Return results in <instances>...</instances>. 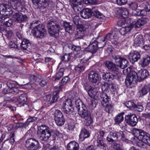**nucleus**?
Returning <instances> with one entry per match:
<instances>
[{
	"instance_id": "obj_6",
	"label": "nucleus",
	"mask_w": 150,
	"mask_h": 150,
	"mask_svg": "<svg viewBox=\"0 0 150 150\" xmlns=\"http://www.w3.org/2000/svg\"><path fill=\"white\" fill-rule=\"evenodd\" d=\"M78 114L81 117L86 121L88 125H90L93 122L90 112L88 111L85 105H83V107H81V110L78 111Z\"/></svg>"
},
{
	"instance_id": "obj_63",
	"label": "nucleus",
	"mask_w": 150,
	"mask_h": 150,
	"mask_svg": "<svg viewBox=\"0 0 150 150\" xmlns=\"http://www.w3.org/2000/svg\"><path fill=\"white\" fill-rule=\"evenodd\" d=\"M10 93H12L13 94H16L18 93L19 92V90L17 89L16 86L13 88L10 89Z\"/></svg>"
},
{
	"instance_id": "obj_49",
	"label": "nucleus",
	"mask_w": 150,
	"mask_h": 150,
	"mask_svg": "<svg viewBox=\"0 0 150 150\" xmlns=\"http://www.w3.org/2000/svg\"><path fill=\"white\" fill-rule=\"evenodd\" d=\"M64 115L62 112L59 110H56L54 112V119L64 117Z\"/></svg>"
},
{
	"instance_id": "obj_19",
	"label": "nucleus",
	"mask_w": 150,
	"mask_h": 150,
	"mask_svg": "<svg viewBox=\"0 0 150 150\" xmlns=\"http://www.w3.org/2000/svg\"><path fill=\"white\" fill-rule=\"evenodd\" d=\"M11 8L9 5L6 4H0V14L2 15L8 13H6L7 12H10L12 13V11H11Z\"/></svg>"
},
{
	"instance_id": "obj_32",
	"label": "nucleus",
	"mask_w": 150,
	"mask_h": 150,
	"mask_svg": "<svg viewBox=\"0 0 150 150\" xmlns=\"http://www.w3.org/2000/svg\"><path fill=\"white\" fill-rule=\"evenodd\" d=\"M132 26L131 24L121 28L119 31L120 34L124 35L129 32L132 29Z\"/></svg>"
},
{
	"instance_id": "obj_3",
	"label": "nucleus",
	"mask_w": 150,
	"mask_h": 150,
	"mask_svg": "<svg viewBox=\"0 0 150 150\" xmlns=\"http://www.w3.org/2000/svg\"><path fill=\"white\" fill-rule=\"evenodd\" d=\"M48 31L50 35L56 38L58 37L60 29L59 24L54 21H50L47 24Z\"/></svg>"
},
{
	"instance_id": "obj_21",
	"label": "nucleus",
	"mask_w": 150,
	"mask_h": 150,
	"mask_svg": "<svg viewBox=\"0 0 150 150\" xmlns=\"http://www.w3.org/2000/svg\"><path fill=\"white\" fill-rule=\"evenodd\" d=\"M89 96L91 98L98 100L100 99V92L96 89L92 87L88 92Z\"/></svg>"
},
{
	"instance_id": "obj_38",
	"label": "nucleus",
	"mask_w": 150,
	"mask_h": 150,
	"mask_svg": "<svg viewBox=\"0 0 150 150\" xmlns=\"http://www.w3.org/2000/svg\"><path fill=\"white\" fill-rule=\"evenodd\" d=\"M63 27L65 31L69 33H70L72 31L73 28V25H71L69 23L64 21L63 22Z\"/></svg>"
},
{
	"instance_id": "obj_43",
	"label": "nucleus",
	"mask_w": 150,
	"mask_h": 150,
	"mask_svg": "<svg viewBox=\"0 0 150 150\" xmlns=\"http://www.w3.org/2000/svg\"><path fill=\"white\" fill-rule=\"evenodd\" d=\"M140 6L145 11V13L150 11V4L148 2H144L141 4Z\"/></svg>"
},
{
	"instance_id": "obj_41",
	"label": "nucleus",
	"mask_w": 150,
	"mask_h": 150,
	"mask_svg": "<svg viewBox=\"0 0 150 150\" xmlns=\"http://www.w3.org/2000/svg\"><path fill=\"white\" fill-rule=\"evenodd\" d=\"M59 90L57 89H55L53 92V96L52 99L50 102V103H55L57 101L58 98V94L59 93Z\"/></svg>"
},
{
	"instance_id": "obj_16",
	"label": "nucleus",
	"mask_w": 150,
	"mask_h": 150,
	"mask_svg": "<svg viewBox=\"0 0 150 150\" xmlns=\"http://www.w3.org/2000/svg\"><path fill=\"white\" fill-rule=\"evenodd\" d=\"M150 63V57L145 55L142 56L140 58L139 64L142 67H145L149 65Z\"/></svg>"
},
{
	"instance_id": "obj_54",
	"label": "nucleus",
	"mask_w": 150,
	"mask_h": 150,
	"mask_svg": "<svg viewBox=\"0 0 150 150\" xmlns=\"http://www.w3.org/2000/svg\"><path fill=\"white\" fill-rule=\"evenodd\" d=\"M135 110L138 112H141L144 109V107L141 105H135L134 107V109Z\"/></svg>"
},
{
	"instance_id": "obj_5",
	"label": "nucleus",
	"mask_w": 150,
	"mask_h": 150,
	"mask_svg": "<svg viewBox=\"0 0 150 150\" xmlns=\"http://www.w3.org/2000/svg\"><path fill=\"white\" fill-rule=\"evenodd\" d=\"M98 37L93 38L90 42L89 45L86 48V50L92 54H94L97 52L98 48L104 47V46H103L102 45H100V43H99V45H98Z\"/></svg>"
},
{
	"instance_id": "obj_36",
	"label": "nucleus",
	"mask_w": 150,
	"mask_h": 150,
	"mask_svg": "<svg viewBox=\"0 0 150 150\" xmlns=\"http://www.w3.org/2000/svg\"><path fill=\"white\" fill-rule=\"evenodd\" d=\"M124 114V112H122L118 114L115 117L114 121L116 124H118L124 120V118L123 115Z\"/></svg>"
},
{
	"instance_id": "obj_51",
	"label": "nucleus",
	"mask_w": 150,
	"mask_h": 150,
	"mask_svg": "<svg viewBox=\"0 0 150 150\" xmlns=\"http://www.w3.org/2000/svg\"><path fill=\"white\" fill-rule=\"evenodd\" d=\"M70 56L69 54H65L64 55L62 56L61 57V60L62 62H61L59 64L58 66L60 67V65L62 64L63 62H66L68 61L70 59Z\"/></svg>"
},
{
	"instance_id": "obj_25",
	"label": "nucleus",
	"mask_w": 150,
	"mask_h": 150,
	"mask_svg": "<svg viewBox=\"0 0 150 150\" xmlns=\"http://www.w3.org/2000/svg\"><path fill=\"white\" fill-rule=\"evenodd\" d=\"M102 79L104 80L107 81L113 80L116 77V76L115 75H114L110 72H103L102 73Z\"/></svg>"
},
{
	"instance_id": "obj_28",
	"label": "nucleus",
	"mask_w": 150,
	"mask_h": 150,
	"mask_svg": "<svg viewBox=\"0 0 150 150\" xmlns=\"http://www.w3.org/2000/svg\"><path fill=\"white\" fill-rule=\"evenodd\" d=\"M88 79L91 82H96L98 79V74L94 71H90L88 74Z\"/></svg>"
},
{
	"instance_id": "obj_7",
	"label": "nucleus",
	"mask_w": 150,
	"mask_h": 150,
	"mask_svg": "<svg viewBox=\"0 0 150 150\" xmlns=\"http://www.w3.org/2000/svg\"><path fill=\"white\" fill-rule=\"evenodd\" d=\"M33 32L34 36L39 38H43L47 34L46 30L44 29L42 25L40 24L34 28Z\"/></svg>"
},
{
	"instance_id": "obj_26",
	"label": "nucleus",
	"mask_w": 150,
	"mask_h": 150,
	"mask_svg": "<svg viewBox=\"0 0 150 150\" xmlns=\"http://www.w3.org/2000/svg\"><path fill=\"white\" fill-rule=\"evenodd\" d=\"M118 138L117 132H111L106 138L108 142L112 143L117 140Z\"/></svg>"
},
{
	"instance_id": "obj_34",
	"label": "nucleus",
	"mask_w": 150,
	"mask_h": 150,
	"mask_svg": "<svg viewBox=\"0 0 150 150\" xmlns=\"http://www.w3.org/2000/svg\"><path fill=\"white\" fill-rule=\"evenodd\" d=\"M149 91L150 88L149 86L148 85L145 86L139 91L140 97H143L146 95Z\"/></svg>"
},
{
	"instance_id": "obj_23",
	"label": "nucleus",
	"mask_w": 150,
	"mask_h": 150,
	"mask_svg": "<svg viewBox=\"0 0 150 150\" xmlns=\"http://www.w3.org/2000/svg\"><path fill=\"white\" fill-rule=\"evenodd\" d=\"M105 64L109 70L110 71H118L116 64H115L112 62L107 61L105 62Z\"/></svg>"
},
{
	"instance_id": "obj_15",
	"label": "nucleus",
	"mask_w": 150,
	"mask_h": 150,
	"mask_svg": "<svg viewBox=\"0 0 150 150\" xmlns=\"http://www.w3.org/2000/svg\"><path fill=\"white\" fill-rule=\"evenodd\" d=\"M11 101L16 102L24 106L27 101V96L25 94H21L19 96L11 98Z\"/></svg>"
},
{
	"instance_id": "obj_50",
	"label": "nucleus",
	"mask_w": 150,
	"mask_h": 150,
	"mask_svg": "<svg viewBox=\"0 0 150 150\" xmlns=\"http://www.w3.org/2000/svg\"><path fill=\"white\" fill-rule=\"evenodd\" d=\"M70 79L68 76H65L62 78L61 81V85L59 86V88H61L62 86L68 83L70 81Z\"/></svg>"
},
{
	"instance_id": "obj_27",
	"label": "nucleus",
	"mask_w": 150,
	"mask_h": 150,
	"mask_svg": "<svg viewBox=\"0 0 150 150\" xmlns=\"http://www.w3.org/2000/svg\"><path fill=\"white\" fill-rule=\"evenodd\" d=\"M91 11L92 16H94L98 18H102L104 17L103 14L99 11L97 7H92Z\"/></svg>"
},
{
	"instance_id": "obj_22",
	"label": "nucleus",
	"mask_w": 150,
	"mask_h": 150,
	"mask_svg": "<svg viewBox=\"0 0 150 150\" xmlns=\"http://www.w3.org/2000/svg\"><path fill=\"white\" fill-rule=\"evenodd\" d=\"M80 15L84 18H88L92 16L91 8H86L81 11Z\"/></svg>"
},
{
	"instance_id": "obj_64",
	"label": "nucleus",
	"mask_w": 150,
	"mask_h": 150,
	"mask_svg": "<svg viewBox=\"0 0 150 150\" xmlns=\"http://www.w3.org/2000/svg\"><path fill=\"white\" fill-rule=\"evenodd\" d=\"M129 6L132 10H135L137 8V5L135 2H132L129 4Z\"/></svg>"
},
{
	"instance_id": "obj_29",
	"label": "nucleus",
	"mask_w": 150,
	"mask_h": 150,
	"mask_svg": "<svg viewBox=\"0 0 150 150\" xmlns=\"http://www.w3.org/2000/svg\"><path fill=\"white\" fill-rule=\"evenodd\" d=\"M103 139L98 138L96 146L97 148L103 150H106V145Z\"/></svg>"
},
{
	"instance_id": "obj_48",
	"label": "nucleus",
	"mask_w": 150,
	"mask_h": 150,
	"mask_svg": "<svg viewBox=\"0 0 150 150\" xmlns=\"http://www.w3.org/2000/svg\"><path fill=\"white\" fill-rule=\"evenodd\" d=\"M103 107H105V110L108 113H110L113 111V106L110 102L106 104V105Z\"/></svg>"
},
{
	"instance_id": "obj_59",
	"label": "nucleus",
	"mask_w": 150,
	"mask_h": 150,
	"mask_svg": "<svg viewBox=\"0 0 150 150\" xmlns=\"http://www.w3.org/2000/svg\"><path fill=\"white\" fill-rule=\"evenodd\" d=\"M127 0H116L117 4L120 6L124 5L126 4Z\"/></svg>"
},
{
	"instance_id": "obj_42",
	"label": "nucleus",
	"mask_w": 150,
	"mask_h": 150,
	"mask_svg": "<svg viewBox=\"0 0 150 150\" xmlns=\"http://www.w3.org/2000/svg\"><path fill=\"white\" fill-rule=\"evenodd\" d=\"M76 35L77 38L80 39L82 38L84 35V31L82 28H77Z\"/></svg>"
},
{
	"instance_id": "obj_61",
	"label": "nucleus",
	"mask_w": 150,
	"mask_h": 150,
	"mask_svg": "<svg viewBox=\"0 0 150 150\" xmlns=\"http://www.w3.org/2000/svg\"><path fill=\"white\" fill-rule=\"evenodd\" d=\"M37 119V118L35 117H30L27 119L25 122L29 124L30 122H35Z\"/></svg>"
},
{
	"instance_id": "obj_52",
	"label": "nucleus",
	"mask_w": 150,
	"mask_h": 150,
	"mask_svg": "<svg viewBox=\"0 0 150 150\" xmlns=\"http://www.w3.org/2000/svg\"><path fill=\"white\" fill-rule=\"evenodd\" d=\"M83 105H85L79 100H77L75 102L76 107L78 111L80 110L81 109V107H83Z\"/></svg>"
},
{
	"instance_id": "obj_12",
	"label": "nucleus",
	"mask_w": 150,
	"mask_h": 150,
	"mask_svg": "<svg viewBox=\"0 0 150 150\" xmlns=\"http://www.w3.org/2000/svg\"><path fill=\"white\" fill-rule=\"evenodd\" d=\"M135 17L134 16H132V17L129 18L131 22H132V23L131 24L132 26H133L134 28H139L145 24L147 22V19L145 18H141L140 19L137 20L136 21H134L136 19L134 18Z\"/></svg>"
},
{
	"instance_id": "obj_56",
	"label": "nucleus",
	"mask_w": 150,
	"mask_h": 150,
	"mask_svg": "<svg viewBox=\"0 0 150 150\" xmlns=\"http://www.w3.org/2000/svg\"><path fill=\"white\" fill-rule=\"evenodd\" d=\"M84 4H97L96 0H83Z\"/></svg>"
},
{
	"instance_id": "obj_60",
	"label": "nucleus",
	"mask_w": 150,
	"mask_h": 150,
	"mask_svg": "<svg viewBox=\"0 0 150 150\" xmlns=\"http://www.w3.org/2000/svg\"><path fill=\"white\" fill-rule=\"evenodd\" d=\"M126 122H125L123 121L122 122L118 124V125L120 127L123 129H125L127 128V125Z\"/></svg>"
},
{
	"instance_id": "obj_24",
	"label": "nucleus",
	"mask_w": 150,
	"mask_h": 150,
	"mask_svg": "<svg viewBox=\"0 0 150 150\" xmlns=\"http://www.w3.org/2000/svg\"><path fill=\"white\" fill-rule=\"evenodd\" d=\"M100 99L101 104L103 106H105L106 104L110 103V98L107 94L105 93H103L100 95Z\"/></svg>"
},
{
	"instance_id": "obj_2",
	"label": "nucleus",
	"mask_w": 150,
	"mask_h": 150,
	"mask_svg": "<svg viewBox=\"0 0 150 150\" xmlns=\"http://www.w3.org/2000/svg\"><path fill=\"white\" fill-rule=\"evenodd\" d=\"M149 75L148 71L145 69H141L137 73L134 71L127 76L125 80L126 86L127 87H132L136 83V76L139 77L141 80H144Z\"/></svg>"
},
{
	"instance_id": "obj_31",
	"label": "nucleus",
	"mask_w": 150,
	"mask_h": 150,
	"mask_svg": "<svg viewBox=\"0 0 150 150\" xmlns=\"http://www.w3.org/2000/svg\"><path fill=\"white\" fill-rule=\"evenodd\" d=\"M79 144L74 141L70 142L67 146L68 150H79Z\"/></svg>"
},
{
	"instance_id": "obj_47",
	"label": "nucleus",
	"mask_w": 150,
	"mask_h": 150,
	"mask_svg": "<svg viewBox=\"0 0 150 150\" xmlns=\"http://www.w3.org/2000/svg\"><path fill=\"white\" fill-rule=\"evenodd\" d=\"M54 120L56 124L58 126H62L63 125L65 121L64 117L55 119Z\"/></svg>"
},
{
	"instance_id": "obj_53",
	"label": "nucleus",
	"mask_w": 150,
	"mask_h": 150,
	"mask_svg": "<svg viewBox=\"0 0 150 150\" xmlns=\"http://www.w3.org/2000/svg\"><path fill=\"white\" fill-rule=\"evenodd\" d=\"M7 85L10 89L13 88L17 86V84L16 82L10 81L7 83Z\"/></svg>"
},
{
	"instance_id": "obj_11",
	"label": "nucleus",
	"mask_w": 150,
	"mask_h": 150,
	"mask_svg": "<svg viewBox=\"0 0 150 150\" xmlns=\"http://www.w3.org/2000/svg\"><path fill=\"white\" fill-rule=\"evenodd\" d=\"M10 4L14 9L20 11H22L25 3L24 0H11Z\"/></svg>"
},
{
	"instance_id": "obj_40",
	"label": "nucleus",
	"mask_w": 150,
	"mask_h": 150,
	"mask_svg": "<svg viewBox=\"0 0 150 150\" xmlns=\"http://www.w3.org/2000/svg\"><path fill=\"white\" fill-rule=\"evenodd\" d=\"M30 45V43L29 40L25 39L22 41L21 44V48L25 50H26L29 46Z\"/></svg>"
},
{
	"instance_id": "obj_20",
	"label": "nucleus",
	"mask_w": 150,
	"mask_h": 150,
	"mask_svg": "<svg viewBox=\"0 0 150 150\" xmlns=\"http://www.w3.org/2000/svg\"><path fill=\"white\" fill-rule=\"evenodd\" d=\"M68 47L69 49H71L73 51L79 52V53H77L76 54V57H81L82 56L83 52L82 51H81V47L80 46L70 44L68 46Z\"/></svg>"
},
{
	"instance_id": "obj_10",
	"label": "nucleus",
	"mask_w": 150,
	"mask_h": 150,
	"mask_svg": "<svg viewBox=\"0 0 150 150\" xmlns=\"http://www.w3.org/2000/svg\"><path fill=\"white\" fill-rule=\"evenodd\" d=\"M25 146L29 150H36L39 147V143L38 141L33 138H29L26 140Z\"/></svg>"
},
{
	"instance_id": "obj_18",
	"label": "nucleus",
	"mask_w": 150,
	"mask_h": 150,
	"mask_svg": "<svg viewBox=\"0 0 150 150\" xmlns=\"http://www.w3.org/2000/svg\"><path fill=\"white\" fill-rule=\"evenodd\" d=\"M117 37V35L115 33H109L106 35V36L102 38H101V40L102 41L103 46H105L106 44V42L108 40H111Z\"/></svg>"
},
{
	"instance_id": "obj_17",
	"label": "nucleus",
	"mask_w": 150,
	"mask_h": 150,
	"mask_svg": "<svg viewBox=\"0 0 150 150\" xmlns=\"http://www.w3.org/2000/svg\"><path fill=\"white\" fill-rule=\"evenodd\" d=\"M141 57L140 53L136 51H134L130 53L129 56L128 58L130 62L133 64L137 61Z\"/></svg>"
},
{
	"instance_id": "obj_8",
	"label": "nucleus",
	"mask_w": 150,
	"mask_h": 150,
	"mask_svg": "<svg viewBox=\"0 0 150 150\" xmlns=\"http://www.w3.org/2000/svg\"><path fill=\"white\" fill-rule=\"evenodd\" d=\"M134 130L137 133L139 134L138 138L144 142L145 144L150 146V134L141 129H136Z\"/></svg>"
},
{
	"instance_id": "obj_33",
	"label": "nucleus",
	"mask_w": 150,
	"mask_h": 150,
	"mask_svg": "<svg viewBox=\"0 0 150 150\" xmlns=\"http://www.w3.org/2000/svg\"><path fill=\"white\" fill-rule=\"evenodd\" d=\"M89 135V133L88 131L85 129H83L81 130V133L79 136V140L82 141L84 140L85 138L88 137Z\"/></svg>"
},
{
	"instance_id": "obj_13",
	"label": "nucleus",
	"mask_w": 150,
	"mask_h": 150,
	"mask_svg": "<svg viewBox=\"0 0 150 150\" xmlns=\"http://www.w3.org/2000/svg\"><path fill=\"white\" fill-rule=\"evenodd\" d=\"M125 119L127 124L132 127L135 126L138 121L137 116L131 113L126 115Z\"/></svg>"
},
{
	"instance_id": "obj_35",
	"label": "nucleus",
	"mask_w": 150,
	"mask_h": 150,
	"mask_svg": "<svg viewBox=\"0 0 150 150\" xmlns=\"http://www.w3.org/2000/svg\"><path fill=\"white\" fill-rule=\"evenodd\" d=\"M144 42V40L142 36L139 35L137 36L135 39L134 43L136 46H139L141 44H143Z\"/></svg>"
},
{
	"instance_id": "obj_57",
	"label": "nucleus",
	"mask_w": 150,
	"mask_h": 150,
	"mask_svg": "<svg viewBox=\"0 0 150 150\" xmlns=\"http://www.w3.org/2000/svg\"><path fill=\"white\" fill-rule=\"evenodd\" d=\"M12 20L7 18L6 19V21L4 24L7 26L9 27L12 24Z\"/></svg>"
},
{
	"instance_id": "obj_58",
	"label": "nucleus",
	"mask_w": 150,
	"mask_h": 150,
	"mask_svg": "<svg viewBox=\"0 0 150 150\" xmlns=\"http://www.w3.org/2000/svg\"><path fill=\"white\" fill-rule=\"evenodd\" d=\"M85 68V67L84 66H78L76 67L75 70L78 73L83 71Z\"/></svg>"
},
{
	"instance_id": "obj_9",
	"label": "nucleus",
	"mask_w": 150,
	"mask_h": 150,
	"mask_svg": "<svg viewBox=\"0 0 150 150\" xmlns=\"http://www.w3.org/2000/svg\"><path fill=\"white\" fill-rule=\"evenodd\" d=\"M113 59L115 60V62L116 65L122 69L127 67L128 64V62L127 60L124 58H122L119 56H113Z\"/></svg>"
},
{
	"instance_id": "obj_1",
	"label": "nucleus",
	"mask_w": 150,
	"mask_h": 150,
	"mask_svg": "<svg viewBox=\"0 0 150 150\" xmlns=\"http://www.w3.org/2000/svg\"><path fill=\"white\" fill-rule=\"evenodd\" d=\"M53 132L57 136H58L59 132L56 130L50 129L46 126L42 125L38 129L37 137L42 143L50 141L52 133Z\"/></svg>"
},
{
	"instance_id": "obj_14",
	"label": "nucleus",
	"mask_w": 150,
	"mask_h": 150,
	"mask_svg": "<svg viewBox=\"0 0 150 150\" xmlns=\"http://www.w3.org/2000/svg\"><path fill=\"white\" fill-rule=\"evenodd\" d=\"M81 0H69V2L71 7L76 13L80 11L81 8L79 6L81 5Z\"/></svg>"
},
{
	"instance_id": "obj_62",
	"label": "nucleus",
	"mask_w": 150,
	"mask_h": 150,
	"mask_svg": "<svg viewBox=\"0 0 150 150\" xmlns=\"http://www.w3.org/2000/svg\"><path fill=\"white\" fill-rule=\"evenodd\" d=\"M144 142L141 140V141H139L137 142L136 144L137 146L139 147L145 148H146V144Z\"/></svg>"
},
{
	"instance_id": "obj_46",
	"label": "nucleus",
	"mask_w": 150,
	"mask_h": 150,
	"mask_svg": "<svg viewBox=\"0 0 150 150\" xmlns=\"http://www.w3.org/2000/svg\"><path fill=\"white\" fill-rule=\"evenodd\" d=\"M133 13H134L135 16H138L142 15L144 16L146 14V13H145V11L142 8L140 9L137 8L134 11Z\"/></svg>"
},
{
	"instance_id": "obj_44",
	"label": "nucleus",
	"mask_w": 150,
	"mask_h": 150,
	"mask_svg": "<svg viewBox=\"0 0 150 150\" xmlns=\"http://www.w3.org/2000/svg\"><path fill=\"white\" fill-rule=\"evenodd\" d=\"M117 132L118 139L119 138L122 140H124L127 139V133L125 131H120Z\"/></svg>"
},
{
	"instance_id": "obj_55",
	"label": "nucleus",
	"mask_w": 150,
	"mask_h": 150,
	"mask_svg": "<svg viewBox=\"0 0 150 150\" xmlns=\"http://www.w3.org/2000/svg\"><path fill=\"white\" fill-rule=\"evenodd\" d=\"M108 89H109L110 91L112 92H114L116 91V85L113 83H110Z\"/></svg>"
},
{
	"instance_id": "obj_30",
	"label": "nucleus",
	"mask_w": 150,
	"mask_h": 150,
	"mask_svg": "<svg viewBox=\"0 0 150 150\" xmlns=\"http://www.w3.org/2000/svg\"><path fill=\"white\" fill-rule=\"evenodd\" d=\"M14 18H16V21L19 23L25 21L27 19V17L25 15H23L20 13H16L14 14Z\"/></svg>"
},
{
	"instance_id": "obj_37",
	"label": "nucleus",
	"mask_w": 150,
	"mask_h": 150,
	"mask_svg": "<svg viewBox=\"0 0 150 150\" xmlns=\"http://www.w3.org/2000/svg\"><path fill=\"white\" fill-rule=\"evenodd\" d=\"M119 11L121 16L124 18H127L129 14L127 9L124 7H121L120 8Z\"/></svg>"
},
{
	"instance_id": "obj_39",
	"label": "nucleus",
	"mask_w": 150,
	"mask_h": 150,
	"mask_svg": "<svg viewBox=\"0 0 150 150\" xmlns=\"http://www.w3.org/2000/svg\"><path fill=\"white\" fill-rule=\"evenodd\" d=\"M66 68L67 66L65 65H64L63 67L60 68L59 71L56 74V79L59 80L63 75L64 71L66 69Z\"/></svg>"
},
{
	"instance_id": "obj_4",
	"label": "nucleus",
	"mask_w": 150,
	"mask_h": 150,
	"mask_svg": "<svg viewBox=\"0 0 150 150\" xmlns=\"http://www.w3.org/2000/svg\"><path fill=\"white\" fill-rule=\"evenodd\" d=\"M62 110L64 112L66 116L68 117L71 116L74 112V109L72 107V101L70 99H66L62 104Z\"/></svg>"
},
{
	"instance_id": "obj_45",
	"label": "nucleus",
	"mask_w": 150,
	"mask_h": 150,
	"mask_svg": "<svg viewBox=\"0 0 150 150\" xmlns=\"http://www.w3.org/2000/svg\"><path fill=\"white\" fill-rule=\"evenodd\" d=\"M33 2L35 4L38 5L40 2L45 7H46L48 5V3L46 0H32Z\"/></svg>"
}]
</instances>
